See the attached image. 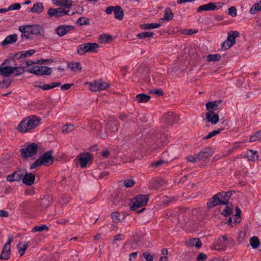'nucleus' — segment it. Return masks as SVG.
<instances>
[{
	"mask_svg": "<svg viewBox=\"0 0 261 261\" xmlns=\"http://www.w3.org/2000/svg\"><path fill=\"white\" fill-rule=\"evenodd\" d=\"M87 84L89 85L90 90L93 92L103 90L110 86L109 83L103 81L101 79L95 80L93 82H88Z\"/></svg>",
	"mask_w": 261,
	"mask_h": 261,
	"instance_id": "1a4fd4ad",
	"label": "nucleus"
},
{
	"mask_svg": "<svg viewBox=\"0 0 261 261\" xmlns=\"http://www.w3.org/2000/svg\"><path fill=\"white\" fill-rule=\"evenodd\" d=\"M17 40V35L13 34L7 36L4 40L2 42V45L4 46L10 44L15 43Z\"/></svg>",
	"mask_w": 261,
	"mask_h": 261,
	"instance_id": "393cba45",
	"label": "nucleus"
},
{
	"mask_svg": "<svg viewBox=\"0 0 261 261\" xmlns=\"http://www.w3.org/2000/svg\"><path fill=\"white\" fill-rule=\"evenodd\" d=\"M186 159L189 162L193 163L198 162L197 154H195L194 155H188Z\"/></svg>",
	"mask_w": 261,
	"mask_h": 261,
	"instance_id": "052dcab7",
	"label": "nucleus"
},
{
	"mask_svg": "<svg viewBox=\"0 0 261 261\" xmlns=\"http://www.w3.org/2000/svg\"><path fill=\"white\" fill-rule=\"evenodd\" d=\"M28 27L30 30L29 34L42 35L44 33L43 27L40 24H28Z\"/></svg>",
	"mask_w": 261,
	"mask_h": 261,
	"instance_id": "a211bd4d",
	"label": "nucleus"
},
{
	"mask_svg": "<svg viewBox=\"0 0 261 261\" xmlns=\"http://www.w3.org/2000/svg\"><path fill=\"white\" fill-rule=\"evenodd\" d=\"M174 14L170 8H167L164 11V19L167 21H170L173 18Z\"/></svg>",
	"mask_w": 261,
	"mask_h": 261,
	"instance_id": "f704fd0d",
	"label": "nucleus"
},
{
	"mask_svg": "<svg viewBox=\"0 0 261 261\" xmlns=\"http://www.w3.org/2000/svg\"><path fill=\"white\" fill-rule=\"evenodd\" d=\"M76 23L79 25H89L90 19L86 17H81L76 20Z\"/></svg>",
	"mask_w": 261,
	"mask_h": 261,
	"instance_id": "37998d69",
	"label": "nucleus"
},
{
	"mask_svg": "<svg viewBox=\"0 0 261 261\" xmlns=\"http://www.w3.org/2000/svg\"><path fill=\"white\" fill-rule=\"evenodd\" d=\"M119 215L120 214L118 212L115 211L112 213L111 216L113 222L118 223L120 221Z\"/></svg>",
	"mask_w": 261,
	"mask_h": 261,
	"instance_id": "5fc2aeb1",
	"label": "nucleus"
},
{
	"mask_svg": "<svg viewBox=\"0 0 261 261\" xmlns=\"http://www.w3.org/2000/svg\"><path fill=\"white\" fill-rule=\"evenodd\" d=\"M220 195L215 194L207 202V207L208 209H211L216 205H220L219 202V196Z\"/></svg>",
	"mask_w": 261,
	"mask_h": 261,
	"instance_id": "4be33fe9",
	"label": "nucleus"
},
{
	"mask_svg": "<svg viewBox=\"0 0 261 261\" xmlns=\"http://www.w3.org/2000/svg\"><path fill=\"white\" fill-rule=\"evenodd\" d=\"M150 96L144 93H140L136 95L135 100L139 103H146L150 99Z\"/></svg>",
	"mask_w": 261,
	"mask_h": 261,
	"instance_id": "c85d7f7f",
	"label": "nucleus"
},
{
	"mask_svg": "<svg viewBox=\"0 0 261 261\" xmlns=\"http://www.w3.org/2000/svg\"><path fill=\"white\" fill-rule=\"evenodd\" d=\"M74 125L72 124H68L64 125L63 127L62 132L63 133L67 134L71 132L74 129Z\"/></svg>",
	"mask_w": 261,
	"mask_h": 261,
	"instance_id": "603ef678",
	"label": "nucleus"
},
{
	"mask_svg": "<svg viewBox=\"0 0 261 261\" xmlns=\"http://www.w3.org/2000/svg\"><path fill=\"white\" fill-rule=\"evenodd\" d=\"M12 239L9 238L8 241L5 244L3 247L2 251L0 256L1 259H8L11 255V243Z\"/></svg>",
	"mask_w": 261,
	"mask_h": 261,
	"instance_id": "4468645a",
	"label": "nucleus"
},
{
	"mask_svg": "<svg viewBox=\"0 0 261 261\" xmlns=\"http://www.w3.org/2000/svg\"><path fill=\"white\" fill-rule=\"evenodd\" d=\"M44 11V7L41 3L36 2L32 8L28 10V12L40 14Z\"/></svg>",
	"mask_w": 261,
	"mask_h": 261,
	"instance_id": "b1692460",
	"label": "nucleus"
},
{
	"mask_svg": "<svg viewBox=\"0 0 261 261\" xmlns=\"http://www.w3.org/2000/svg\"><path fill=\"white\" fill-rule=\"evenodd\" d=\"M154 35L153 32H144L137 34V37L139 39L152 37Z\"/></svg>",
	"mask_w": 261,
	"mask_h": 261,
	"instance_id": "a18cd8bd",
	"label": "nucleus"
},
{
	"mask_svg": "<svg viewBox=\"0 0 261 261\" xmlns=\"http://www.w3.org/2000/svg\"><path fill=\"white\" fill-rule=\"evenodd\" d=\"M16 64L15 63L13 64L14 66H13V73H14V75L15 76H18L20 74H22L24 71V67L22 65H21V66H16Z\"/></svg>",
	"mask_w": 261,
	"mask_h": 261,
	"instance_id": "72a5a7b5",
	"label": "nucleus"
},
{
	"mask_svg": "<svg viewBox=\"0 0 261 261\" xmlns=\"http://www.w3.org/2000/svg\"><path fill=\"white\" fill-rule=\"evenodd\" d=\"M10 60L6 59L1 65L0 66V74L3 77H7L13 73V66H5L9 64Z\"/></svg>",
	"mask_w": 261,
	"mask_h": 261,
	"instance_id": "ddd939ff",
	"label": "nucleus"
},
{
	"mask_svg": "<svg viewBox=\"0 0 261 261\" xmlns=\"http://www.w3.org/2000/svg\"><path fill=\"white\" fill-rule=\"evenodd\" d=\"M165 162H166L164 160H163V159H160L159 160L157 161L156 162H152L151 163V166L154 168H158V167L161 166Z\"/></svg>",
	"mask_w": 261,
	"mask_h": 261,
	"instance_id": "4d7b16f0",
	"label": "nucleus"
},
{
	"mask_svg": "<svg viewBox=\"0 0 261 261\" xmlns=\"http://www.w3.org/2000/svg\"><path fill=\"white\" fill-rule=\"evenodd\" d=\"M135 184V181L131 179H126L124 181V185L126 188H130Z\"/></svg>",
	"mask_w": 261,
	"mask_h": 261,
	"instance_id": "bf43d9fd",
	"label": "nucleus"
},
{
	"mask_svg": "<svg viewBox=\"0 0 261 261\" xmlns=\"http://www.w3.org/2000/svg\"><path fill=\"white\" fill-rule=\"evenodd\" d=\"M205 118L212 124H216L219 120L218 114L213 112V111H208L206 113Z\"/></svg>",
	"mask_w": 261,
	"mask_h": 261,
	"instance_id": "6ab92c4d",
	"label": "nucleus"
},
{
	"mask_svg": "<svg viewBox=\"0 0 261 261\" xmlns=\"http://www.w3.org/2000/svg\"><path fill=\"white\" fill-rule=\"evenodd\" d=\"M53 202V197L50 195H46L40 199V204L43 208L49 206Z\"/></svg>",
	"mask_w": 261,
	"mask_h": 261,
	"instance_id": "412c9836",
	"label": "nucleus"
},
{
	"mask_svg": "<svg viewBox=\"0 0 261 261\" xmlns=\"http://www.w3.org/2000/svg\"><path fill=\"white\" fill-rule=\"evenodd\" d=\"M189 241L190 242V243L193 242V244H191L192 246H195L196 247L198 248H200L202 245L200 239L198 238L191 239L189 240ZM190 244H191V243Z\"/></svg>",
	"mask_w": 261,
	"mask_h": 261,
	"instance_id": "09e8293b",
	"label": "nucleus"
},
{
	"mask_svg": "<svg viewBox=\"0 0 261 261\" xmlns=\"http://www.w3.org/2000/svg\"><path fill=\"white\" fill-rule=\"evenodd\" d=\"M97 43H85L77 46V53L81 55H84L87 53H96L97 48L99 47Z\"/></svg>",
	"mask_w": 261,
	"mask_h": 261,
	"instance_id": "7ed1b4c3",
	"label": "nucleus"
},
{
	"mask_svg": "<svg viewBox=\"0 0 261 261\" xmlns=\"http://www.w3.org/2000/svg\"><path fill=\"white\" fill-rule=\"evenodd\" d=\"M216 195H220L219 196L220 204L228 205L229 204L222 192H219Z\"/></svg>",
	"mask_w": 261,
	"mask_h": 261,
	"instance_id": "864d4df0",
	"label": "nucleus"
},
{
	"mask_svg": "<svg viewBox=\"0 0 261 261\" xmlns=\"http://www.w3.org/2000/svg\"><path fill=\"white\" fill-rule=\"evenodd\" d=\"M240 36V33L237 31H231L228 32L227 39L221 45V49L225 50L234 45L236 43V39Z\"/></svg>",
	"mask_w": 261,
	"mask_h": 261,
	"instance_id": "423d86ee",
	"label": "nucleus"
},
{
	"mask_svg": "<svg viewBox=\"0 0 261 261\" xmlns=\"http://www.w3.org/2000/svg\"><path fill=\"white\" fill-rule=\"evenodd\" d=\"M18 30L22 33V34L27 33L29 34L30 30L29 29L28 25H21L19 27Z\"/></svg>",
	"mask_w": 261,
	"mask_h": 261,
	"instance_id": "69168bd1",
	"label": "nucleus"
},
{
	"mask_svg": "<svg viewBox=\"0 0 261 261\" xmlns=\"http://www.w3.org/2000/svg\"><path fill=\"white\" fill-rule=\"evenodd\" d=\"M98 39L101 43H106L113 40V37L109 34H101L99 35Z\"/></svg>",
	"mask_w": 261,
	"mask_h": 261,
	"instance_id": "e433bc0d",
	"label": "nucleus"
},
{
	"mask_svg": "<svg viewBox=\"0 0 261 261\" xmlns=\"http://www.w3.org/2000/svg\"><path fill=\"white\" fill-rule=\"evenodd\" d=\"M143 256L147 261H153V257L151 254L148 252L146 251L143 253Z\"/></svg>",
	"mask_w": 261,
	"mask_h": 261,
	"instance_id": "680f3d73",
	"label": "nucleus"
},
{
	"mask_svg": "<svg viewBox=\"0 0 261 261\" xmlns=\"http://www.w3.org/2000/svg\"><path fill=\"white\" fill-rule=\"evenodd\" d=\"M57 34L60 36L62 37L65 35L68 30H66V25H60L56 29Z\"/></svg>",
	"mask_w": 261,
	"mask_h": 261,
	"instance_id": "4c0bfd02",
	"label": "nucleus"
},
{
	"mask_svg": "<svg viewBox=\"0 0 261 261\" xmlns=\"http://www.w3.org/2000/svg\"><path fill=\"white\" fill-rule=\"evenodd\" d=\"M107 128L111 132H116L119 128L118 120L114 118L109 120L106 125Z\"/></svg>",
	"mask_w": 261,
	"mask_h": 261,
	"instance_id": "aec40b11",
	"label": "nucleus"
},
{
	"mask_svg": "<svg viewBox=\"0 0 261 261\" xmlns=\"http://www.w3.org/2000/svg\"><path fill=\"white\" fill-rule=\"evenodd\" d=\"M23 176V173L18 171H15L13 173L8 175L6 177L7 181L13 182L15 181H20Z\"/></svg>",
	"mask_w": 261,
	"mask_h": 261,
	"instance_id": "5701e85b",
	"label": "nucleus"
},
{
	"mask_svg": "<svg viewBox=\"0 0 261 261\" xmlns=\"http://www.w3.org/2000/svg\"><path fill=\"white\" fill-rule=\"evenodd\" d=\"M221 59V55L220 54H209L207 56V60L209 62L218 61Z\"/></svg>",
	"mask_w": 261,
	"mask_h": 261,
	"instance_id": "8fccbe9b",
	"label": "nucleus"
},
{
	"mask_svg": "<svg viewBox=\"0 0 261 261\" xmlns=\"http://www.w3.org/2000/svg\"><path fill=\"white\" fill-rule=\"evenodd\" d=\"M161 25L160 23H150L141 24L139 25V27L142 30H149L159 28L161 27Z\"/></svg>",
	"mask_w": 261,
	"mask_h": 261,
	"instance_id": "7c9ffc66",
	"label": "nucleus"
},
{
	"mask_svg": "<svg viewBox=\"0 0 261 261\" xmlns=\"http://www.w3.org/2000/svg\"><path fill=\"white\" fill-rule=\"evenodd\" d=\"M49 230L48 227L46 225H42L41 226H35L32 230L33 232H41L44 230L48 231Z\"/></svg>",
	"mask_w": 261,
	"mask_h": 261,
	"instance_id": "de8ad7c7",
	"label": "nucleus"
},
{
	"mask_svg": "<svg viewBox=\"0 0 261 261\" xmlns=\"http://www.w3.org/2000/svg\"><path fill=\"white\" fill-rule=\"evenodd\" d=\"M162 120L166 125L170 126L178 122L179 117L173 112H168L163 115Z\"/></svg>",
	"mask_w": 261,
	"mask_h": 261,
	"instance_id": "6e6552de",
	"label": "nucleus"
},
{
	"mask_svg": "<svg viewBox=\"0 0 261 261\" xmlns=\"http://www.w3.org/2000/svg\"><path fill=\"white\" fill-rule=\"evenodd\" d=\"M38 150V145L35 143L29 144L26 147L20 149V155L25 160L36 155Z\"/></svg>",
	"mask_w": 261,
	"mask_h": 261,
	"instance_id": "20e7f679",
	"label": "nucleus"
},
{
	"mask_svg": "<svg viewBox=\"0 0 261 261\" xmlns=\"http://www.w3.org/2000/svg\"><path fill=\"white\" fill-rule=\"evenodd\" d=\"M17 247L20 256H21L25 253V251L28 247V242H24L22 245L21 243L19 242Z\"/></svg>",
	"mask_w": 261,
	"mask_h": 261,
	"instance_id": "c9c22d12",
	"label": "nucleus"
},
{
	"mask_svg": "<svg viewBox=\"0 0 261 261\" xmlns=\"http://www.w3.org/2000/svg\"><path fill=\"white\" fill-rule=\"evenodd\" d=\"M54 4L58 6L70 8L72 5V0H52Z\"/></svg>",
	"mask_w": 261,
	"mask_h": 261,
	"instance_id": "bb28decb",
	"label": "nucleus"
},
{
	"mask_svg": "<svg viewBox=\"0 0 261 261\" xmlns=\"http://www.w3.org/2000/svg\"><path fill=\"white\" fill-rule=\"evenodd\" d=\"M92 155L88 152L80 153L76 159L79 158V164L81 168L87 167L89 162L91 160Z\"/></svg>",
	"mask_w": 261,
	"mask_h": 261,
	"instance_id": "2eb2a0df",
	"label": "nucleus"
},
{
	"mask_svg": "<svg viewBox=\"0 0 261 261\" xmlns=\"http://www.w3.org/2000/svg\"><path fill=\"white\" fill-rule=\"evenodd\" d=\"M135 201H132V205L130 206L131 211H135L137 208L147 204L149 197L147 195L139 194L134 198Z\"/></svg>",
	"mask_w": 261,
	"mask_h": 261,
	"instance_id": "0eeeda50",
	"label": "nucleus"
},
{
	"mask_svg": "<svg viewBox=\"0 0 261 261\" xmlns=\"http://www.w3.org/2000/svg\"><path fill=\"white\" fill-rule=\"evenodd\" d=\"M197 30L184 29L182 30V33L185 35H191L197 33Z\"/></svg>",
	"mask_w": 261,
	"mask_h": 261,
	"instance_id": "e2e57ef3",
	"label": "nucleus"
},
{
	"mask_svg": "<svg viewBox=\"0 0 261 261\" xmlns=\"http://www.w3.org/2000/svg\"><path fill=\"white\" fill-rule=\"evenodd\" d=\"M261 11V1L255 4L251 8L250 13L251 14H255L257 12Z\"/></svg>",
	"mask_w": 261,
	"mask_h": 261,
	"instance_id": "a19ab883",
	"label": "nucleus"
},
{
	"mask_svg": "<svg viewBox=\"0 0 261 261\" xmlns=\"http://www.w3.org/2000/svg\"><path fill=\"white\" fill-rule=\"evenodd\" d=\"M115 18L116 19L121 20L123 18L124 12L123 10L120 6H116L114 11Z\"/></svg>",
	"mask_w": 261,
	"mask_h": 261,
	"instance_id": "c756f323",
	"label": "nucleus"
},
{
	"mask_svg": "<svg viewBox=\"0 0 261 261\" xmlns=\"http://www.w3.org/2000/svg\"><path fill=\"white\" fill-rule=\"evenodd\" d=\"M245 156L249 161H255L258 160V155L257 151H253L251 149L247 150Z\"/></svg>",
	"mask_w": 261,
	"mask_h": 261,
	"instance_id": "cd10ccee",
	"label": "nucleus"
},
{
	"mask_svg": "<svg viewBox=\"0 0 261 261\" xmlns=\"http://www.w3.org/2000/svg\"><path fill=\"white\" fill-rule=\"evenodd\" d=\"M223 193V195L225 197V199L227 200V202L229 203V200L231 198L232 192H234L233 191H228L226 192H221Z\"/></svg>",
	"mask_w": 261,
	"mask_h": 261,
	"instance_id": "0e129e2a",
	"label": "nucleus"
},
{
	"mask_svg": "<svg viewBox=\"0 0 261 261\" xmlns=\"http://www.w3.org/2000/svg\"><path fill=\"white\" fill-rule=\"evenodd\" d=\"M224 5L223 3H213L210 2L208 4L200 6L197 9V12L200 13L203 11H214L221 8Z\"/></svg>",
	"mask_w": 261,
	"mask_h": 261,
	"instance_id": "9b49d317",
	"label": "nucleus"
},
{
	"mask_svg": "<svg viewBox=\"0 0 261 261\" xmlns=\"http://www.w3.org/2000/svg\"><path fill=\"white\" fill-rule=\"evenodd\" d=\"M224 129V127H222L221 128H219L216 130H214L213 131L210 132L208 133V135L205 136V137H203V139L204 140H207L209 139L214 136L219 134L222 130H223Z\"/></svg>",
	"mask_w": 261,
	"mask_h": 261,
	"instance_id": "58836bf2",
	"label": "nucleus"
},
{
	"mask_svg": "<svg viewBox=\"0 0 261 261\" xmlns=\"http://www.w3.org/2000/svg\"><path fill=\"white\" fill-rule=\"evenodd\" d=\"M175 199V198L174 197L164 196L162 200V203L164 206H168L173 202Z\"/></svg>",
	"mask_w": 261,
	"mask_h": 261,
	"instance_id": "c03bdc74",
	"label": "nucleus"
},
{
	"mask_svg": "<svg viewBox=\"0 0 261 261\" xmlns=\"http://www.w3.org/2000/svg\"><path fill=\"white\" fill-rule=\"evenodd\" d=\"M69 10L66 11L63 8H50L47 11V14L49 17H55L56 18H60L66 15H73L75 13L73 12L71 14H69Z\"/></svg>",
	"mask_w": 261,
	"mask_h": 261,
	"instance_id": "9d476101",
	"label": "nucleus"
},
{
	"mask_svg": "<svg viewBox=\"0 0 261 261\" xmlns=\"http://www.w3.org/2000/svg\"><path fill=\"white\" fill-rule=\"evenodd\" d=\"M149 93L151 94L156 95L158 96H162L164 94L163 90L161 89H155L150 90Z\"/></svg>",
	"mask_w": 261,
	"mask_h": 261,
	"instance_id": "6e6d98bb",
	"label": "nucleus"
},
{
	"mask_svg": "<svg viewBox=\"0 0 261 261\" xmlns=\"http://www.w3.org/2000/svg\"><path fill=\"white\" fill-rule=\"evenodd\" d=\"M223 101L221 100L211 101L207 102L205 105L206 108L208 111H216L221 108Z\"/></svg>",
	"mask_w": 261,
	"mask_h": 261,
	"instance_id": "dca6fc26",
	"label": "nucleus"
},
{
	"mask_svg": "<svg viewBox=\"0 0 261 261\" xmlns=\"http://www.w3.org/2000/svg\"><path fill=\"white\" fill-rule=\"evenodd\" d=\"M42 165L41 160L38 158L32 164L30 165V169L32 170L33 169H35L39 166Z\"/></svg>",
	"mask_w": 261,
	"mask_h": 261,
	"instance_id": "13d9d810",
	"label": "nucleus"
},
{
	"mask_svg": "<svg viewBox=\"0 0 261 261\" xmlns=\"http://www.w3.org/2000/svg\"><path fill=\"white\" fill-rule=\"evenodd\" d=\"M41 123V118L36 115H31L22 119L17 129L21 133H26L34 129Z\"/></svg>",
	"mask_w": 261,
	"mask_h": 261,
	"instance_id": "f257e3e1",
	"label": "nucleus"
},
{
	"mask_svg": "<svg viewBox=\"0 0 261 261\" xmlns=\"http://www.w3.org/2000/svg\"><path fill=\"white\" fill-rule=\"evenodd\" d=\"M67 66L72 71H81L82 69V65L80 62L68 63Z\"/></svg>",
	"mask_w": 261,
	"mask_h": 261,
	"instance_id": "473e14b6",
	"label": "nucleus"
},
{
	"mask_svg": "<svg viewBox=\"0 0 261 261\" xmlns=\"http://www.w3.org/2000/svg\"><path fill=\"white\" fill-rule=\"evenodd\" d=\"M214 153L211 147H205L197 154L198 162L201 166H204L208 162V159Z\"/></svg>",
	"mask_w": 261,
	"mask_h": 261,
	"instance_id": "39448f33",
	"label": "nucleus"
},
{
	"mask_svg": "<svg viewBox=\"0 0 261 261\" xmlns=\"http://www.w3.org/2000/svg\"><path fill=\"white\" fill-rule=\"evenodd\" d=\"M259 242V239L256 236L252 237L250 240V244L254 249H256L258 247Z\"/></svg>",
	"mask_w": 261,
	"mask_h": 261,
	"instance_id": "79ce46f5",
	"label": "nucleus"
},
{
	"mask_svg": "<svg viewBox=\"0 0 261 261\" xmlns=\"http://www.w3.org/2000/svg\"><path fill=\"white\" fill-rule=\"evenodd\" d=\"M41 76L43 75H50L52 72V69L50 67L47 66H42V70L41 71Z\"/></svg>",
	"mask_w": 261,
	"mask_h": 261,
	"instance_id": "3c124183",
	"label": "nucleus"
},
{
	"mask_svg": "<svg viewBox=\"0 0 261 261\" xmlns=\"http://www.w3.org/2000/svg\"><path fill=\"white\" fill-rule=\"evenodd\" d=\"M21 8L20 4L19 3H14L12 5H11L8 7V10H19Z\"/></svg>",
	"mask_w": 261,
	"mask_h": 261,
	"instance_id": "774afa93",
	"label": "nucleus"
},
{
	"mask_svg": "<svg viewBox=\"0 0 261 261\" xmlns=\"http://www.w3.org/2000/svg\"><path fill=\"white\" fill-rule=\"evenodd\" d=\"M13 80L10 79H4L0 81V88H8L11 85Z\"/></svg>",
	"mask_w": 261,
	"mask_h": 261,
	"instance_id": "ea45409f",
	"label": "nucleus"
},
{
	"mask_svg": "<svg viewBox=\"0 0 261 261\" xmlns=\"http://www.w3.org/2000/svg\"><path fill=\"white\" fill-rule=\"evenodd\" d=\"M121 198L120 196L119 193H116L113 198V203L115 205H118L119 203L121 201Z\"/></svg>",
	"mask_w": 261,
	"mask_h": 261,
	"instance_id": "338daca9",
	"label": "nucleus"
},
{
	"mask_svg": "<svg viewBox=\"0 0 261 261\" xmlns=\"http://www.w3.org/2000/svg\"><path fill=\"white\" fill-rule=\"evenodd\" d=\"M53 153V150H50L44 153L42 155H40L39 157V160H41L42 165L48 166L53 163L55 158L52 155Z\"/></svg>",
	"mask_w": 261,
	"mask_h": 261,
	"instance_id": "f8f14e48",
	"label": "nucleus"
},
{
	"mask_svg": "<svg viewBox=\"0 0 261 261\" xmlns=\"http://www.w3.org/2000/svg\"><path fill=\"white\" fill-rule=\"evenodd\" d=\"M35 180V175L33 173H28L27 171H25V174H23L22 181L27 186H31L34 184Z\"/></svg>",
	"mask_w": 261,
	"mask_h": 261,
	"instance_id": "f3484780",
	"label": "nucleus"
},
{
	"mask_svg": "<svg viewBox=\"0 0 261 261\" xmlns=\"http://www.w3.org/2000/svg\"><path fill=\"white\" fill-rule=\"evenodd\" d=\"M36 53V50L31 49L27 51H21L15 54V57L17 59H19L22 58H26L32 56Z\"/></svg>",
	"mask_w": 261,
	"mask_h": 261,
	"instance_id": "a878e982",
	"label": "nucleus"
},
{
	"mask_svg": "<svg viewBox=\"0 0 261 261\" xmlns=\"http://www.w3.org/2000/svg\"><path fill=\"white\" fill-rule=\"evenodd\" d=\"M235 244V241L231 237H228L227 234H224L222 238L217 240L216 242L214 244V248L217 251H222L224 250L227 247L232 248Z\"/></svg>",
	"mask_w": 261,
	"mask_h": 261,
	"instance_id": "f03ea898",
	"label": "nucleus"
},
{
	"mask_svg": "<svg viewBox=\"0 0 261 261\" xmlns=\"http://www.w3.org/2000/svg\"><path fill=\"white\" fill-rule=\"evenodd\" d=\"M225 208L221 212V214L225 217L231 215L233 213V206L231 203L226 205Z\"/></svg>",
	"mask_w": 261,
	"mask_h": 261,
	"instance_id": "2f4dec72",
	"label": "nucleus"
},
{
	"mask_svg": "<svg viewBox=\"0 0 261 261\" xmlns=\"http://www.w3.org/2000/svg\"><path fill=\"white\" fill-rule=\"evenodd\" d=\"M261 138V129L256 132L252 136L249 138L250 142H255Z\"/></svg>",
	"mask_w": 261,
	"mask_h": 261,
	"instance_id": "49530a36",
	"label": "nucleus"
}]
</instances>
